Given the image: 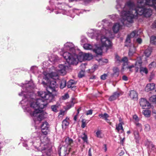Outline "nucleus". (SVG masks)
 Returning <instances> with one entry per match:
<instances>
[{
	"label": "nucleus",
	"instance_id": "nucleus-47",
	"mask_svg": "<svg viewBox=\"0 0 156 156\" xmlns=\"http://www.w3.org/2000/svg\"><path fill=\"white\" fill-rule=\"evenodd\" d=\"M102 22L104 23V25H105V24L107 23L108 22V21L106 19L104 20H102Z\"/></svg>",
	"mask_w": 156,
	"mask_h": 156
},
{
	"label": "nucleus",
	"instance_id": "nucleus-44",
	"mask_svg": "<svg viewBox=\"0 0 156 156\" xmlns=\"http://www.w3.org/2000/svg\"><path fill=\"white\" fill-rule=\"evenodd\" d=\"M92 113V111L91 110H89L87 111L86 115H91Z\"/></svg>",
	"mask_w": 156,
	"mask_h": 156
},
{
	"label": "nucleus",
	"instance_id": "nucleus-4",
	"mask_svg": "<svg viewBox=\"0 0 156 156\" xmlns=\"http://www.w3.org/2000/svg\"><path fill=\"white\" fill-rule=\"evenodd\" d=\"M76 49L73 44L71 42H67L64 45V48L62 49V55L66 60L68 63H72L75 62V58L71 59V56H73V53L75 52ZM74 56H75L74 55Z\"/></svg>",
	"mask_w": 156,
	"mask_h": 156
},
{
	"label": "nucleus",
	"instance_id": "nucleus-25",
	"mask_svg": "<svg viewBox=\"0 0 156 156\" xmlns=\"http://www.w3.org/2000/svg\"><path fill=\"white\" fill-rule=\"evenodd\" d=\"M134 135L135 136V139L136 140V142L137 143H138L139 142V140L140 139V138L139 135L138 133L137 132H134Z\"/></svg>",
	"mask_w": 156,
	"mask_h": 156
},
{
	"label": "nucleus",
	"instance_id": "nucleus-19",
	"mask_svg": "<svg viewBox=\"0 0 156 156\" xmlns=\"http://www.w3.org/2000/svg\"><path fill=\"white\" fill-rule=\"evenodd\" d=\"M92 55L90 53H84V60H90L93 58Z\"/></svg>",
	"mask_w": 156,
	"mask_h": 156
},
{
	"label": "nucleus",
	"instance_id": "nucleus-32",
	"mask_svg": "<svg viewBox=\"0 0 156 156\" xmlns=\"http://www.w3.org/2000/svg\"><path fill=\"white\" fill-rule=\"evenodd\" d=\"M58 107V106L57 105H52L51 107V109L53 111L55 112H57V109Z\"/></svg>",
	"mask_w": 156,
	"mask_h": 156
},
{
	"label": "nucleus",
	"instance_id": "nucleus-36",
	"mask_svg": "<svg viewBox=\"0 0 156 156\" xmlns=\"http://www.w3.org/2000/svg\"><path fill=\"white\" fill-rule=\"evenodd\" d=\"M84 71L83 70L81 71L78 74V77L80 78H82L84 76Z\"/></svg>",
	"mask_w": 156,
	"mask_h": 156
},
{
	"label": "nucleus",
	"instance_id": "nucleus-45",
	"mask_svg": "<svg viewBox=\"0 0 156 156\" xmlns=\"http://www.w3.org/2000/svg\"><path fill=\"white\" fill-rule=\"evenodd\" d=\"M136 41L139 44H140L142 42V40L141 38H138L136 39Z\"/></svg>",
	"mask_w": 156,
	"mask_h": 156
},
{
	"label": "nucleus",
	"instance_id": "nucleus-10",
	"mask_svg": "<svg viewBox=\"0 0 156 156\" xmlns=\"http://www.w3.org/2000/svg\"><path fill=\"white\" fill-rule=\"evenodd\" d=\"M139 103L143 109L149 108L150 107L149 103L145 99L142 98L140 100Z\"/></svg>",
	"mask_w": 156,
	"mask_h": 156
},
{
	"label": "nucleus",
	"instance_id": "nucleus-59",
	"mask_svg": "<svg viewBox=\"0 0 156 156\" xmlns=\"http://www.w3.org/2000/svg\"><path fill=\"white\" fill-rule=\"evenodd\" d=\"M151 147H154V145H153L152 144H151Z\"/></svg>",
	"mask_w": 156,
	"mask_h": 156
},
{
	"label": "nucleus",
	"instance_id": "nucleus-18",
	"mask_svg": "<svg viewBox=\"0 0 156 156\" xmlns=\"http://www.w3.org/2000/svg\"><path fill=\"white\" fill-rule=\"evenodd\" d=\"M116 129L119 132L122 133L123 131V129L122 123H120L118 125H116Z\"/></svg>",
	"mask_w": 156,
	"mask_h": 156
},
{
	"label": "nucleus",
	"instance_id": "nucleus-51",
	"mask_svg": "<svg viewBox=\"0 0 156 156\" xmlns=\"http://www.w3.org/2000/svg\"><path fill=\"white\" fill-rule=\"evenodd\" d=\"M90 150H91V149H90V148L89 150V152H88L89 156H92V154H91Z\"/></svg>",
	"mask_w": 156,
	"mask_h": 156
},
{
	"label": "nucleus",
	"instance_id": "nucleus-52",
	"mask_svg": "<svg viewBox=\"0 0 156 156\" xmlns=\"http://www.w3.org/2000/svg\"><path fill=\"white\" fill-rule=\"evenodd\" d=\"M77 114L76 115H75L74 117V120L76 121V119L77 118Z\"/></svg>",
	"mask_w": 156,
	"mask_h": 156
},
{
	"label": "nucleus",
	"instance_id": "nucleus-46",
	"mask_svg": "<svg viewBox=\"0 0 156 156\" xmlns=\"http://www.w3.org/2000/svg\"><path fill=\"white\" fill-rule=\"evenodd\" d=\"M122 80H123L124 81H126L128 80L127 77L125 75L123 76L122 77Z\"/></svg>",
	"mask_w": 156,
	"mask_h": 156
},
{
	"label": "nucleus",
	"instance_id": "nucleus-42",
	"mask_svg": "<svg viewBox=\"0 0 156 156\" xmlns=\"http://www.w3.org/2000/svg\"><path fill=\"white\" fill-rule=\"evenodd\" d=\"M107 76V75L106 74H104L101 76V78L102 80H105L106 79Z\"/></svg>",
	"mask_w": 156,
	"mask_h": 156
},
{
	"label": "nucleus",
	"instance_id": "nucleus-24",
	"mask_svg": "<svg viewBox=\"0 0 156 156\" xmlns=\"http://www.w3.org/2000/svg\"><path fill=\"white\" fill-rule=\"evenodd\" d=\"M66 85V81L65 80H62L60 83V87L61 89H63L65 87Z\"/></svg>",
	"mask_w": 156,
	"mask_h": 156
},
{
	"label": "nucleus",
	"instance_id": "nucleus-64",
	"mask_svg": "<svg viewBox=\"0 0 156 156\" xmlns=\"http://www.w3.org/2000/svg\"><path fill=\"white\" fill-rule=\"evenodd\" d=\"M83 41V40H82L81 41V42H82V41Z\"/></svg>",
	"mask_w": 156,
	"mask_h": 156
},
{
	"label": "nucleus",
	"instance_id": "nucleus-57",
	"mask_svg": "<svg viewBox=\"0 0 156 156\" xmlns=\"http://www.w3.org/2000/svg\"><path fill=\"white\" fill-rule=\"evenodd\" d=\"M113 16H114V18H115V17H117V16H118V15H113Z\"/></svg>",
	"mask_w": 156,
	"mask_h": 156
},
{
	"label": "nucleus",
	"instance_id": "nucleus-15",
	"mask_svg": "<svg viewBox=\"0 0 156 156\" xmlns=\"http://www.w3.org/2000/svg\"><path fill=\"white\" fill-rule=\"evenodd\" d=\"M120 95V93L118 92H116L114 93L109 98V100L112 101L117 98Z\"/></svg>",
	"mask_w": 156,
	"mask_h": 156
},
{
	"label": "nucleus",
	"instance_id": "nucleus-49",
	"mask_svg": "<svg viewBox=\"0 0 156 156\" xmlns=\"http://www.w3.org/2000/svg\"><path fill=\"white\" fill-rule=\"evenodd\" d=\"M152 26L153 28H156V22H154L153 23Z\"/></svg>",
	"mask_w": 156,
	"mask_h": 156
},
{
	"label": "nucleus",
	"instance_id": "nucleus-7",
	"mask_svg": "<svg viewBox=\"0 0 156 156\" xmlns=\"http://www.w3.org/2000/svg\"><path fill=\"white\" fill-rule=\"evenodd\" d=\"M73 142V141L72 139H70L69 137H67L66 138L65 141L64 142V143H65L66 144L64 145V146L63 147H62L61 149H63L64 148H65V147L66 148L67 147V148L66 149V150H65V152L64 153V154L63 155H61V152H59V156H64L67 153L66 152L67 150L68 149L69 151V150L70 149V147H68L70 145H71V144H72Z\"/></svg>",
	"mask_w": 156,
	"mask_h": 156
},
{
	"label": "nucleus",
	"instance_id": "nucleus-9",
	"mask_svg": "<svg viewBox=\"0 0 156 156\" xmlns=\"http://www.w3.org/2000/svg\"><path fill=\"white\" fill-rule=\"evenodd\" d=\"M142 63L141 58L140 57H138L136 59L134 65H132L127 66L126 68L129 69V70L131 71V69L135 67L136 69V71H137L139 67L141 66Z\"/></svg>",
	"mask_w": 156,
	"mask_h": 156
},
{
	"label": "nucleus",
	"instance_id": "nucleus-11",
	"mask_svg": "<svg viewBox=\"0 0 156 156\" xmlns=\"http://www.w3.org/2000/svg\"><path fill=\"white\" fill-rule=\"evenodd\" d=\"M49 125L47 122H43L41 126V131L45 135L47 134L48 130L49 128Z\"/></svg>",
	"mask_w": 156,
	"mask_h": 156
},
{
	"label": "nucleus",
	"instance_id": "nucleus-41",
	"mask_svg": "<svg viewBox=\"0 0 156 156\" xmlns=\"http://www.w3.org/2000/svg\"><path fill=\"white\" fill-rule=\"evenodd\" d=\"M136 125L137 126V127L139 129H141L142 128V125L140 123H138L137 122H136Z\"/></svg>",
	"mask_w": 156,
	"mask_h": 156
},
{
	"label": "nucleus",
	"instance_id": "nucleus-48",
	"mask_svg": "<svg viewBox=\"0 0 156 156\" xmlns=\"http://www.w3.org/2000/svg\"><path fill=\"white\" fill-rule=\"evenodd\" d=\"M103 149L105 152L107 150V148L106 144H104V147L103 148Z\"/></svg>",
	"mask_w": 156,
	"mask_h": 156
},
{
	"label": "nucleus",
	"instance_id": "nucleus-28",
	"mask_svg": "<svg viewBox=\"0 0 156 156\" xmlns=\"http://www.w3.org/2000/svg\"><path fill=\"white\" fill-rule=\"evenodd\" d=\"M69 122L66 119L64 120L62 122V127H66L69 125Z\"/></svg>",
	"mask_w": 156,
	"mask_h": 156
},
{
	"label": "nucleus",
	"instance_id": "nucleus-6",
	"mask_svg": "<svg viewBox=\"0 0 156 156\" xmlns=\"http://www.w3.org/2000/svg\"><path fill=\"white\" fill-rule=\"evenodd\" d=\"M73 55L75 56H71V58L73 59V58H75V62L73 63H68L69 64H76V65L78 63V61L80 62H82L84 60V53L83 52L80 53L78 55H76V51L75 52L73 53Z\"/></svg>",
	"mask_w": 156,
	"mask_h": 156
},
{
	"label": "nucleus",
	"instance_id": "nucleus-2",
	"mask_svg": "<svg viewBox=\"0 0 156 156\" xmlns=\"http://www.w3.org/2000/svg\"><path fill=\"white\" fill-rule=\"evenodd\" d=\"M100 32L99 30H91V31L88 32V35L91 38H95L96 40L100 41V44H95L93 46L91 44L86 43L84 44L83 47L84 49L87 50H93V51L96 54L101 55L104 47L107 49L110 48L112 46V43L106 37L101 36L99 33Z\"/></svg>",
	"mask_w": 156,
	"mask_h": 156
},
{
	"label": "nucleus",
	"instance_id": "nucleus-43",
	"mask_svg": "<svg viewBox=\"0 0 156 156\" xmlns=\"http://www.w3.org/2000/svg\"><path fill=\"white\" fill-rule=\"evenodd\" d=\"M82 139L84 142H85L87 141V136L85 134H84V136L82 137Z\"/></svg>",
	"mask_w": 156,
	"mask_h": 156
},
{
	"label": "nucleus",
	"instance_id": "nucleus-16",
	"mask_svg": "<svg viewBox=\"0 0 156 156\" xmlns=\"http://www.w3.org/2000/svg\"><path fill=\"white\" fill-rule=\"evenodd\" d=\"M76 82L73 80H71L68 83L67 87L68 88H71L74 89V87H75V85L76 84Z\"/></svg>",
	"mask_w": 156,
	"mask_h": 156
},
{
	"label": "nucleus",
	"instance_id": "nucleus-60",
	"mask_svg": "<svg viewBox=\"0 0 156 156\" xmlns=\"http://www.w3.org/2000/svg\"><path fill=\"white\" fill-rule=\"evenodd\" d=\"M154 116L155 119V120H156V115H154Z\"/></svg>",
	"mask_w": 156,
	"mask_h": 156
},
{
	"label": "nucleus",
	"instance_id": "nucleus-31",
	"mask_svg": "<svg viewBox=\"0 0 156 156\" xmlns=\"http://www.w3.org/2000/svg\"><path fill=\"white\" fill-rule=\"evenodd\" d=\"M33 135L34 136L36 135L37 137L38 140L39 141H40V137L42 135V134L40 132L36 133H33Z\"/></svg>",
	"mask_w": 156,
	"mask_h": 156
},
{
	"label": "nucleus",
	"instance_id": "nucleus-14",
	"mask_svg": "<svg viewBox=\"0 0 156 156\" xmlns=\"http://www.w3.org/2000/svg\"><path fill=\"white\" fill-rule=\"evenodd\" d=\"M155 84L154 83L148 84L145 88V90L147 92L152 91L154 89Z\"/></svg>",
	"mask_w": 156,
	"mask_h": 156
},
{
	"label": "nucleus",
	"instance_id": "nucleus-26",
	"mask_svg": "<svg viewBox=\"0 0 156 156\" xmlns=\"http://www.w3.org/2000/svg\"><path fill=\"white\" fill-rule=\"evenodd\" d=\"M140 68V72L141 73H144L145 74H147V69L146 68L141 67V66Z\"/></svg>",
	"mask_w": 156,
	"mask_h": 156
},
{
	"label": "nucleus",
	"instance_id": "nucleus-22",
	"mask_svg": "<svg viewBox=\"0 0 156 156\" xmlns=\"http://www.w3.org/2000/svg\"><path fill=\"white\" fill-rule=\"evenodd\" d=\"M96 136L100 138H102L104 137V134L101 131L98 130L96 133Z\"/></svg>",
	"mask_w": 156,
	"mask_h": 156
},
{
	"label": "nucleus",
	"instance_id": "nucleus-50",
	"mask_svg": "<svg viewBox=\"0 0 156 156\" xmlns=\"http://www.w3.org/2000/svg\"><path fill=\"white\" fill-rule=\"evenodd\" d=\"M64 111H61L59 113V115H64Z\"/></svg>",
	"mask_w": 156,
	"mask_h": 156
},
{
	"label": "nucleus",
	"instance_id": "nucleus-58",
	"mask_svg": "<svg viewBox=\"0 0 156 156\" xmlns=\"http://www.w3.org/2000/svg\"><path fill=\"white\" fill-rule=\"evenodd\" d=\"M124 138H123L121 141V142L122 143L124 141Z\"/></svg>",
	"mask_w": 156,
	"mask_h": 156
},
{
	"label": "nucleus",
	"instance_id": "nucleus-53",
	"mask_svg": "<svg viewBox=\"0 0 156 156\" xmlns=\"http://www.w3.org/2000/svg\"><path fill=\"white\" fill-rule=\"evenodd\" d=\"M81 110V108H78L77 110V114H78L79 113V112L80 110Z\"/></svg>",
	"mask_w": 156,
	"mask_h": 156
},
{
	"label": "nucleus",
	"instance_id": "nucleus-54",
	"mask_svg": "<svg viewBox=\"0 0 156 156\" xmlns=\"http://www.w3.org/2000/svg\"><path fill=\"white\" fill-rule=\"evenodd\" d=\"M124 154V152H122L119 153V154L120 156L122 155L123 154Z\"/></svg>",
	"mask_w": 156,
	"mask_h": 156
},
{
	"label": "nucleus",
	"instance_id": "nucleus-13",
	"mask_svg": "<svg viewBox=\"0 0 156 156\" xmlns=\"http://www.w3.org/2000/svg\"><path fill=\"white\" fill-rule=\"evenodd\" d=\"M129 96L131 98L134 100H137L138 99V94L135 91L131 90L130 91Z\"/></svg>",
	"mask_w": 156,
	"mask_h": 156
},
{
	"label": "nucleus",
	"instance_id": "nucleus-37",
	"mask_svg": "<svg viewBox=\"0 0 156 156\" xmlns=\"http://www.w3.org/2000/svg\"><path fill=\"white\" fill-rule=\"evenodd\" d=\"M145 130L146 131H149L150 129V126L147 124H146L145 125Z\"/></svg>",
	"mask_w": 156,
	"mask_h": 156
},
{
	"label": "nucleus",
	"instance_id": "nucleus-8",
	"mask_svg": "<svg viewBox=\"0 0 156 156\" xmlns=\"http://www.w3.org/2000/svg\"><path fill=\"white\" fill-rule=\"evenodd\" d=\"M115 61L116 64H120L122 63L123 64V67L122 69H124V66L126 65H128V59L126 57H124L122 58H121L118 55H115Z\"/></svg>",
	"mask_w": 156,
	"mask_h": 156
},
{
	"label": "nucleus",
	"instance_id": "nucleus-23",
	"mask_svg": "<svg viewBox=\"0 0 156 156\" xmlns=\"http://www.w3.org/2000/svg\"><path fill=\"white\" fill-rule=\"evenodd\" d=\"M151 52V49L150 48H148L145 50L144 53L146 56L148 57L150 55Z\"/></svg>",
	"mask_w": 156,
	"mask_h": 156
},
{
	"label": "nucleus",
	"instance_id": "nucleus-63",
	"mask_svg": "<svg viewBox=\"0 0 156 156\" xmlns=\"http://www.w3.org/2000/svg\"><path fill=\"white\" fill-rule=\"evenodd\" d=\"M154 92H155V93H156V90H155Z\"/></svg>",
	"mask_w": 156,
	"mask_h": 156
},
{
	"label": "nucleus",
	"instance_id": "nucleus-35",
	"mask_svg": "<svg viewBox=\"0 0 156 156\" xmlns=\"http://www.w3.org/2000/svg\"><path fill=\"white\" fill-rule=\"evenodd\" d=\"M99 62H102L104 63H107L108 62V60L107 59L102 58L100 59L98 61Z\"/></svg>",
	"mask_w": 156,
	"mask_h": 156
},
{
	"label": "nucleus",
	"instance_id": "nucleus-61",
	"mask_svg": "<svg viewBox=\"0 0 156 156\" xmlns=\"http://www.w3.org/2000/svg\"><path fill=\"white\" fill-rule=\"evenodd\" d=\"M127 133H128V134H129V133H130V132L129 131H128L127 132Z\"/></svg>",
	"mask_w": 156,
	"mask_h": 156
},
{
	"label": "nucleus",
	"instance_id": "nucleus-21",
	"mask_svg": "<svg viewBox=\"0 0 156 156\" xmlns=\"http://www.w3.org/2000/svg\"><path fill=\"white\" fill-rule=\"evenodd\" d=\"M143 114L146 117H149L151 115V111L147 109L144 110Z\"/></svg>",
	"mask_w": 156,
	"mask_h": 156
},
{
	"label": "nucleus",
	"instance_id": "nucleus-29",
	"mask_svg": "<svg viewBox=\"0 0 156 156\" xmlns=\"http://www.w3.org/2000/svg\"><path fill=\"white\" fill-rule=\"evenodd\" d=\"M156 66V62H153L149 65L148 67L149 69H151L154 68Z\"/></svg>",
	"mask_w": 156,
	"mask_h": 156
},
{
	"label": "nucleus",
	"instance_id": "nucleus-5",
	"mask_svg": "<svg viewBox=\"0 0 156 156\" xmlns=\"http://www.w3.org/2000/svg\"><path fill=\"white\" fill-rule=\"evenodd\" d=\"M34 146L36 148H37V149L39 151H41L42 153L45 155L44 153L47 156H49L50 155V153L51 151V150L50 148L47 149L46 148L47 147V145H45L43 143H41L40 145L37 144L36 145V142H34Z\"/></svg>",
	"mask_w": 156,
	"mask_h": 156
},
{
	"label": "nucleus",
	"instance_id": "nucleus-38",
	"mask_svg": "<svg viewBox=\"0 0 156 156\" xmlns=\"http://www.w3.org/2000/svg\"><path fill=\"white\" fill-rule=\"evenodd\" d=\"M133 119L136 122H138L139 120L138 118L136 115H134L133 116Z\"/></svg>",
	"mask_w": 156,
	"mask_h": 156
},
{
	"label": "nucleus",
	"instance_id": "nucleus-27",
	"mask_svg": "<svg viewBox=\"0 0 156 156\" xmlns=\"http://www.w3.org/2000/svg\"><path fill=\"white\" fill-rule=\"evenodd\" d=\"M150 42L151 43L156 44V36H152L150 38Z\"/></svg>",
	"mask_w": 156,
	"mask_h": 156
},
{
	"label": "nucleus",
	"instance_id": "nucleus-39",
	"mask_svg": "<svg viewBox=\"0 0 156 156\" xmlns=\"http://www.w3.org/2000/svg\"><path fill=\"white\" fill-rule=\"evenodd\" d=\"M53 55L52 56L51 58H50V60L51 62H55L58 60V58L56 57H55V58H53Z\"/></svg>",
	"mask_w": 156,
	"mask_h": 156
},
{
	"label": "nucleus",
	"instance_id": "nucleus-30",
	"mask_svg": "<svg viewBox=\"0 0 156 156\" xmlns=\"http://www.w3.org/2000/svg\"><path fill=\"white\" fill-rule=\"evenodd\" d=\"M149 100L151 101L156 104V95H153L150 97Z\"/></svg>",
	"mask_w": 156,
	"mask_h": 156
},
{
	"label": "nucleus",
	"instance_id": "nucleus-33",
	"mask_svg": "<svg viewBox=\"0 0 156 156\" xmlns=\"http://www.w3.org/2000/svg\"><path fill=\"white\" fill-rule=\"evenodd\" d=\"M87 124V121L85 119H83L82 120L81 127L83 128L86 126Z\"/></svg>",
	"mask_w": 156,
	"mask_h": 156
},
{
	"label": "nucleus",
	"instance_id": "nucleus-62",
	"mask_svg": "<svg viewBox=\"0 0 156 156\" xmlns=\"http://www.w3.org/2000/svg\"><path fill=\"white\" fill-rule=\"evenodd\" d=\"M36 67H33L31 68V69H32L34 68H35Z\"/></svg>",
	"mask_w": 156,
	"mask_h": 156
},
{
	"label": "nucleus",
	"instance_id": "nucleus-56",
	"mask_svg": "<svg viewBox=\"0 0 156 156\" xmlns=\"http://www.w3.org/2000/svg\"><path fill=\"white\" fill-rule=\"evenodd\" d=\"M23 145L24 147H26L27 146V144H26L23 143Z\"/></svg>",
	"mask_w": 156,
	"mask_h": 156
},
{
	"label": "nucleus",
	"instance_id": "nucleus-17",
	"mask_svg": "<svg viewBox=\"0 0 156 156\" xmlns=\"http://www.w3.org/2000/svg\"><path fill=\"white\" fill-rule=\"evenodd\" d=\"M99 116L100 118H102L103 119H104L106 122H109V120L108 119V118L109 117L108 115L105 113L104 114H100L99 115Z\"/></svg>",
	"mask_w": 156,
	"mask_h": 156
},
{
	"label": "nucleus",
	"instance_id": "nucleus-34",
	"mask_svg": "<svg viewBox=\"0 0 156 156\" xmlns=\"http://www.w3.org/2000/svg\"><path fill=\"white\" fill-rule=\"evenodd\" d=\"M69 96L67 93H66L62 97V99L63 100H65L69 98Z\"/></svg>",
	"mask_w": 156,
	"mask_h": 156
},
{
	"label": "nucleus",
	"instance_id": "nucleus-3",
	"mask_svg": "<svg viewBox=\"0 0 156 156\" xmlns=\"http://www.w3.org/2000/svg\"><path fill=\"white\" fill-rule=\"evenodd\" d=\"M66 65V63L65 65L60 64L59 65L58 68L56 69L54 67H52V70L51 72H49L48 73L46 72L44 73V79L48 81V80L51 81H55L59 79L58 73H60L62 75L66 74V70L68 69L69 65Z\"/></svg>",
	"mask_w": 156,
	"mask_h": 156
},
{
	"label": "nucleus",
	"instance_id": "nucleus-40",
	"mask_svg": "<svg viewBox=\"0 0 156 156\" xmlns=\"http://www.w3.org/2000/svg\"><path fill=\"white\" fill-rule=\"evenodd\" d=\"M113 71L114 73H116L119 71V69L117 67H114L113 69Z\"/></svg>",
	"mask_w": 156,
	"mask_h": 156
},
{
	"label": "nucleus",
	"instance_id": "nucleus-55",
	"mask_svg": "<svg viewBox=\"0 0 156 156\" xmlns=\"http://www.w3.org/2000/svg\"><path fill=\"white\" fill-rule=\"evenodd\" d=\"M152 112L153 113H154V115H156V111H153Z\"/></svg>",
	"mask_w": 156,
	"mask_h": 156
},
{
	"label": "nucleus",
	"instance_id": "nucleus-12",
	"mask_svg": "<svg viewBox=\"0 0 156 156\" xmlns=\"http://www.w3.org/2000/svg\"><path fill=\"white\" fill-rule=\"evenodd\" d=\"M139 35L138 31L136 30L132 32L130 35H128L126 40V43L130 42V39L133 37H136Z\"/></svg>",
	"mask_w": 156,
	"mask_h": 156
},
{
	"label": "nucleus",
	"instance_id": "nucleus-20",
	"mask_svg": "<svg viewBox=\"0 0 156 156\" xmlns=\"http://www.w3.org/2000/svg\"><path fill=\"white\" fill-rule=\"evenodd\" d=\"M135 52V47L133 45L131 46L130 48L129 53V56H132L133 54Z\"/></svg>",
	"mask_w": 156,
	"mask_h": 156
},
{
	"label": "nucleus",
	"instance_id": "nucleus-1",
	"mask_svg": "<svg viewBox=\"0 0 156 156\" xmlns=\"http://www.w3.org/2000/svg\"><path fill=\"white\" fill-rule=\"evenodd\" d=\"M43 80L42 83L46 87L48 92L38 91L37 96L41 98H36L34 93L30 91L34 87L32 81L23 84L21 92L19 94V96H23L20 103L24 112L34 117L35 123H39L45 117L46 113L42 112L41 109L52 101L54 96L57 94L56 88L57 85L56 81L50 80L47 81L44 78Z\"/></svg>",
	"mask_w": 156,
	"mask_h": 156
}]
</instances>
